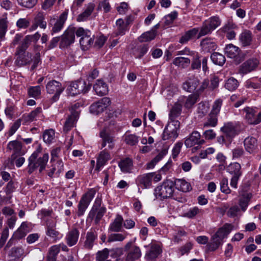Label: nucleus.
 <instances>
[{
    "mask_svg": "<svg viewBox=\"0 0 261 261\" xmlns=\"http://www.w3.org/2000/svg\"><path fill=\"white\" fill-rule=\"evenodd\" d=\"M40 152L41 149L38 148L29 157L27 167L28 172L29 174H31L37 169H39L40 173L45 169L48 160V154L44 153L42 156L39 157V154Z\"/></svg>",
    "mask_w": 261,
    "mask_h": 261,
    "instance_id": "f257e3e1",
    "label": "nucleus"
},
{
    "mask_svg": "<svg viewBox=\"0 0 261 261\" xmlns=\"http://www.w3.org/2000/svg\"><path fill=\"white\" fill-rule=\"evenodd\" d=\"M174 183L171 180H166L161 186H158L154 190V195L156 198L161 199L173 196L174 192Z\"/></svg>",
    "mask_w": 261,
    "mask_h": 261,
    "instance_id": "f03ea898",
    "label": "nucleus"
},
{
    "mask_svg": "<svg viewBox=\"0 0 261 261\" xmlns=\"http://www.w3.org/2000/svg\"><path fill=\"white\" fill-rule=\"evenodd\" d=\"M221 24V20L217 16H213L205 20L199 30L198 38L211 34Z\"/></svg>",
    "mask_w": 261,
    "mask_h": 261,
    "instance_id": "7ed1b4c3",
    "label": "nucleus"
},
{
    "mask_svg": "<svg viewBox=\"0 0 261 261\" xmlns=\"http://www.w3.org/2000/svg\"><path fill=\"white\" fill-rule=\"evenodd\" d=\"M91 84L86 82L84 80H78L72 82L67 88L68 94L71 96H75L81 93H85L87 92L91 88Z\"/></svg>",
    "mask_w": 261,
    "mask_h": 261,
    "instance_id": "20e7f679",
    "label": "nucleus"
},
{
    "mask_svg": "<svg viewBox=\"0 0 261 261\" xmlns=\"http://www.w3.org/2000/svg\"><path fill=\"white\" fill-rule=\"evenodd\" d=\"M180 128L179 121L169 122L164 128L162 139L164 140H171L174 141L178 136L177 131Z\"/></svg>",
    "mask_w": 261,
    "mask_h": 261,
    "instance_id": "39448f33",
    "label": "nucleus"
},
{
    "mask_svg": "<svg viewBox=\"0 0 261 261\" xmlns=\"http://www.w3.org/2000/svg\"><path fill=\"white\" fill-rule=\"evenodd\" d=\"M226 170L232 175L230 186L234 188H237L238 180L242 174L241 165L238 163H231L227 167Z\"/></svg>",
    "mask_w": 261,
    "mask_h": 261,
    "instance_id": "423d86ee",
    "label": "nucleus"
},
{
    "mask_svg": "<svg viewBox=\"0 0 261 261\" xmlns=\"http://www.w3.org/2000/svg\"><path fill=\"white\" fill-rule=\"evenodd\" d=\"M46 89L47 93L54 94L52 99L54 101H56L59 99L64 88L59 82L56 80H51L46 85Z\"/></svg>",
    "mask_w": 261,
    "mask_h": 261,
    "instance_id": "0eeeda50",
    "label": "nucleus"
},
{
    "mask_svg": "<svg viewBox=\"0 0 261 261\" xmlns=\"http://www.w3.org/2000/svg\"><path fill=\"white\" fill-rule=\"evenodd\" d=\"M95 194V190L91 189L83 196L78 204L77 215L79 217H81L84 214L90 202L94 197Z\"/></svg>",
    "mask_w": 261,
    "mask_h": 261,
    "instance_id": "6e6552de",
    "label": "nucleus"
},
{
    "mask_svg": "<svg viewBox=\"0 0 261 261\" xmlns=\"http://www.w3.org/2000/svg\"><path fill=\"white\" fill-rule=\"evenodd\" d=\"M67 13H62L59 17L50 18L48 25L51 27V34L58 33L62 29L67 19Z\"/></svg>",
    "mask_w": 261,
    "mask_h": 261,
    "instance_id": "1a4fd4ad",
    "label": "nucleus"
},
{
    "mask_svg": "<svg viewBox=\"0 0 261 261\" xmlns=\"http://www.w3.org/2000/svg\"><path fill=\"white\" fill-rule=\"evenodd\" d=\"M101 138V148L105 147V149L111 150L114 148L115 145V137L106 130L101 131L99 133Z\"/></svg>",
    "mask_w": 261,
    "mask_h": 261,
    "instance_id": "9d476101",
    "label": "nucleus"
},
{
    "mask_svg": "<svg viewBox=\"0 0 261 261\" xmlns=\"http://www.w3.org/2000/svg\"><path fill=\"white\" fill-rule=\"evenodd\" d=\"M75 34V28H69L61 36L60 48H65L72 44L74 42Z\"/></svg>",
    "mask_w": 261,
    "mask_h": 261,
    "instance_id": "9b49d317",
    "label": "nucleus"
},
{
    "mask_svg": "<svg viewBox=\"0 0 261 261\" xmlns=\"http://www.w3.org/2000/svg\"><path fill=\"white\" fill-rule=\"evenodd\" d=\"M246 113L245 118L248 123L250 124H257L261 122V112L257 114L254 109L246 107L244 109Z\"/></svg>",
    "mask_w": 261,
    "mask_h": 261,
    "instance_id": "f8f14e48",
    "label": "nucleus"
},
{
    "mask_svg": "<svg viewBox=\"0 0 261 261\" xmlns=\"http://www.w3.org/2000/svg\"><path fill=\"white\" fill-rule=\"evenodd\" d=\"M125 248L128 249L126 261H135L141 257V252L140 248L136 246H133L131 242L126 244Z\"/></svg>",
    "mask_w": 261,
    "mask_h": 261,
    "instance_id": "ddd939ff",
    "label": "nucleus"
},
{
    "mask_svg": "<svg viewBox=\"0 0 261 261\" xmlns=\"http://www.w3.org/2000/svg\"><path fill=\"white\" fill-rule=\"evenodd\" d=\"M154 173H149L139 175L136 180L137 185L142 189L149 188L151 186Z\"/></svg>",
    "mask_w": 261,
    "mask_h": 261,
    "instance_id": "4468645a",
    "label": "nucleus"
},
{
    "mask_svg": "<svg viewBox=\"0 0 261 261\" xmlns=\"http://www.w3.org/2000/svg\"><path fill=\"white\" fill-rule=\"evenodd\" d=\"M205 142L204 140L201 139V135L197 131H193L189 137L185 141V144L187 147H191L195 144L202 145Z\"/></svg>",
    "mask_w": 261,
    "mask_h": 261,
    "instance_id": "2eb2a0df",
    "label": "nucleus"
},
{
    "mask_svg": "<svg viewBox=\"0 0 261 261\" xmlns=\"http://www.w3.org/2000/svg\"><path fill=\"white\" fill-rule=\"evenodd\" d=\"M80 231L76 228H73L69 230L65 236V241L69 247L76 245L78 242Z\"/></svg>",
    "mask_w": 261,
    "mask_h": 261,
    "instance_id": "dca6fc26",
    "label": "nucleus"
},
{
    "mask_svg": "<svg viewBox=\"0 0 261 261\" xmlns=\"http://www.w3.org/2000/svg\"><path fill=\"white\" fill-rule=\"evenodd\" d=\"M258 63L259 61L257 59L248 60L240 66L239 72L243 74H247L254 70Z\"/></svg>",
    "mask_w": 261,
    "mask_h": 261,
    "instance_id": "f3484780",
    "label": "nucleus"
},
{
    "mask_svg": "<svg viewBox=\"0 0 261 261\" xmlns=\"http://www.w3.org/2000/svg\"><path fill=\"white\" fill-rule=\"evenodd\" d=\"M221 131L225 135L229 142L237 134L236 128L232 122L225 123L224 126L221 128Z\"/></svg>",
    "mask_w": 261,
    "mask_h": 261,
    "instance_id": "a211bd4d",
    "label": "nucleus"
},
{
    "mask_svg": "<svg viewBox=\"0 0 261 261\" xmlns=\"http://www.w3.org/2000/svg\"><path fill=\"white\" fill-rule=\"evenodd\" d=\"M199 84V80L198 77L192 75L183 83L182 88L186 91L192 92L196 90Z\"/></svg>",
    "mask_w": 261,
    "mask_h": 261,
    "instance_id": "6ab92c4d",
    "label": "nucleus"
},
{
    "mask_svg": "<svg viewBox=\"0 0 261 261\" xmlns=\"http://www.w3.org/2000/svg\"><path fill=\"white\" fill-rule=\"evenodd\" d=\"M15 55L17 56L15 60V64L19 67L27 65L32 62V54L29 52L20 54L15 53Z\"/></svg>",
    "mask_w": 261,
    "mask_h": 261,
    "instance_id": "aec40b11",
    "label": "nucleus"
},
{
    "mask_svg": "<svg viewBox=\"0 0 261 261\" xmlns=\"http://www.w3.org/2000/svg\"><path fill=\"white\" fill-rule=\"evenodd\" d=\"M244 145L246 150L250 153L255 152L257 149V140L252 136H249L244 140Z\"/></svg>",
    "mask_w": 261,
    "mask_h": 261,
    "instance_id": "412c9836",
    "label": "nucleus"
},
{
    "mask_svg": "<svg viewBox=\"0 0 261 261\" xmlns=\"http://www.w3.org/2000/svg\"><path fill=\"white\" fill-rule=\"evenodd\" d=\"M31 229L30 224L25 222H22L17 231L14 233L13 237L18 240L21 239L31 231Z\"/></svg>",
    "mask_w": 261,
    "mask_h": 261,
    "instance_id": "4be33fe9",
    "label": "nucleus"
},
{
    "mask_svg": "<svg viewBox=\"0 0 261 261\" xmlns=\"http://www.w3.org/2000/svg\"><path fill=\"white\" fill-rule=\"evenodd\" d=\"M93 89L96 93L100 96L106 95L108 92V85L102 80L96 81V83L93 85Z\"/></svg>",
    "mask_w": 261,
    "mask_h": 261,
    "instance_id": "5701e85b",
    "label": "nucleus"
},
{
    "mask_svg": "<svg viewBox=\"0 0 261 261\" xmlns=\"http://www.w3.org/2000/svg\"><path fill=\"white\" fill-rule=\"evenodd\" d=\"M79 115L78 111H73L72 112L71 115L66 119L65 122L63 131L65 133L69 132L73 126L75 121Z\"/></svg>",
    "mask_w": 261,
    "mask_h": 261,
    "instance_id": "b1692460",
    "label": "nucleus"
},
{
    "mask_svg": "<svg viewBox=\"0 0 261 261\" xmlns=\"http://www.w3.org/2000/svg\"><path fill=\"white\" fill-rule=\"evenodd\" d=\"M97 238V233L95 230H90L86 233L84 247L86 249H91L94 245V242Z\"/></svg>",
    "mask_w": 261,
    "mask_h": 261,
    "instance_id": "393cba45",
    "label": "nucleus"
},
{
    "mask_svg": "<svg viewBox=\"0 0 261 261\" xmlns=\"http://www.w3.org/2000/svg\"><path fill=\"white\" fill-rule=\"evenodd\" d=\"M41 112V108L38 107L31 112L24 114L21 119L23 123L28 124L33 121Z\"/></svg>",
    "mask_w": 261,
    "mask_h": 261,
    "instance_id": "a878e982",
    "label": "nucleus"
},
{
    "mask_svg": "<svg viewBox=\"0 0 261 261\" xmlns=\"http://www.w3.org/2000/svg\"><path fill=\"white\" fill-rule=\"evenodd\" d=\"M109 151V150L104 149L99 153L97 160L96 170H99L100 168L104 166L107 162L110 160V155L108 152Z\"/></svg>",
    "mask_w": 261,
    "mask_h": 261,
    "instance_id": "bb28decb",
    "label": "nucleus"
},
{
    "mask_svg": "<svg viewBox=\"0 0 261 261\" xmlns=\"http://www.w3.org/2000/svg\"><path fill=\"white\" fill-rule=\"evenodd\" d=\"M7 148L9 150H14V153L11 155V158L12 160H14L16 154H20L22 144L21 143L17 140L10 141L7 145Z\"/></svg>",
    "mask_w": 261,
    "mask_h": 261,
    "instance_id": "cd10ccee",
    "label": "nucleus"
},
{
    "mask_svg": "<svg viewBox=\"0 0 261 261\" xmlns=\"http://www.w3.org/2000/svg\"><path fill=\"white\" fill-rule=\"evenodd\" d=\"M199 32L198 28H193L187 31L180 38L179 42L181 44L187 43L189 40L195 38Z\"/></svg>",
    "mask_w": 261,
    "mask_h": 261,
    "instance_id": "c85d7f7f",
    "label": "nucleus"
},
{
    "mask_svg": "<svg viewBox=\"0 0 261 261\" xmlns=\"http://www.w3.org/2000/svg\"><path fill=\"white\" fill-rule=\"evenodd\" d=\"M95 5L93 3L88 4L85 11L77 17V21H84L86 20L93 11Z\"/></svg>",
    "mask_w": 261,
    "mask_h": 261,
    "instance_id": "c756f323",
    "label": "nucleus"
},
{
    "mask_svg": "<svg viewBox=\"0 0 261 261\" xmlns=\"http://www.w3.org/2000/svg\"><path fill=\"white\" fill-rule=\"evenodd\" d=\"M177 189L184 192H187L191 189L190 184L182 179H176L173 182Z\"/></svg>",
    "mask_w": 261,
    "mask_h": 261,
    "instance_id": "7c9ffc66",
    "label": "nucleus"
},
{
    "mask_svg": "<svg viewBox=\"0 0 261 261\" xmlns=\"http://www.w3.org/2000/svg\"><path fill=\"white\" fill-rule=\"evenodd\" d=\"M222 240L214 234L211 239V242L207 244L208 251H214L217 250L219 247L222 245Z\"/></svg>",
    "mask_w": 261,
    "mask_h": 261,
    "instance_id": "2f4dec72",
    "label": "nucleus"
},
{
    "mask_svg": "<svg viewBox=\"0 0 261 261\" xmlns=\"http://www.w3.org/2000/svg\"><path fill=\"white\" fill-rule=\"evenodd\" d=\"M240 48L232 44H228L225 48V53L228 58H235L239 55Z\"/></svg>",
    "mask_w": 261,
    "mask_h": 261,
    "instance_id": "473e14b6",
    "label": "nucleus"
},
{
    "mask_svg": "<svg viewBox=\"0 0 261 261\" xmlns=\"http://www.w3.org/2000/svg\"><path fill=\"white\" fill-rule=\"evenodd\" d=\"M168 152V148H164L162 149L160 152L149 163H147L146 165L147 169H151L153 168L156 164L161 160L165 155Z\"/></svg>",
    "mask_w": 261,
    "mask_h": 261,
    "instance_id": "72a5a7b5",
    "label": "nucleus"
},
{
    "mask_svg": "<svg viewBox=\"0 0 261 261\" xmlns=\"http://www.w3.org/2000/svg\"><path fill=\"white\" fill-rule=\"evenodd\" d=\"M161 252V248L158 245H152L149 250L146 253V257L147 259L152 260L156 258Z\"/></svg>",
    "mask_w": 261,
    "mask_h": 261,
    "instance_id": "f704fd0d",
    "label": "nucleus"
},
{
    "mask_svg": "<svg viewBox=\"0 0 261 261\" xmlns=\"http://www.w3.org/2000/svg\"><path fill=\"white\" fill-rule=\"evenodd\" d=\"M232 225L230 224L226 223L222 227L219 228L215 234L223 240L230 233Z\"/></svg>",
    "mask_w": 261,
    "mask_h": 261,
    "instance_id": "c9c22d12",
    "label": "nucleus"
},
{
    "mask_svg": "<svg viewBox=\"0 0 261 261\" xmlns=\"http://www.w3.org/2000/svg\"><path fill=\"white\" fill-rule=\"evenodd\" d=\"M119 166L123 172H130L133 168V161L130 158H125L119 163Z\"/></svg>",
    "mask_w": 261,
    "mask_h": 261,
    "instance_id": "e433bc0d",
    "label": "nucleus"
},
{
    "mask_svg": "<svg viewBox=\"0 0 261 261\" xmlns=\"http://www.w3.org/2000/svg\"><path fill=\"white\" fill-rule=\"evenodd\" d=\"M123 221L122 217L119 215H117L114 222L110 225L109 230L115 232L120 231L122 227Z\"/></svg>",
    "mask_w": 261,
    "mask_h": 261,
    "instance_id": "4c0bfd02",
    "label": "nucleus"
},
{
    "mask_svg": "<svg viewBox=\"0 0 261 261\" xmlns=\"http://www.w3.org/2000/svg\"><path fill=\"white\" fill-rule=\"evenodd\" d=\"M93 42L94 36L81 38L80 40V43L82 49L84 50H86L90 48L93 44Z\"/></svg>",
    "mask_w": 261,
    "mask_h": 261,
    "instance_id": "58836bf2",
    "label": "nucleus"
},
{
    "mask_svg": "<svg viewBox=\"0 0 261 261\" xmlns=\"http://www.w3.org/2000/svg\"><path fill=\"white\" fill-rule=\"evenodd\" d=\"M156 35V32L154 29H151L143 33L139 38L138 40L140 42L150 41L153 40Z\"/></svg>",
    "mask_w": 261,
    "mask_h": 261,
    "instance_id": "ea45409f",
    "label": "nucleus"
},
{
    "mask_svg": "<svg viewBox=\"0 0 261 261\" xmlns=\"http://www.w3.org/2000/svg\"><path fill=\"white\" fill-rule=\"evenodd\" d=\"M239 39L244 46L249 45L252 41L251 33L249 31H244L241 34Z\"/></svg>",
    "mask_w": 261,
    "mask_h": 261,
    "instance_id": "a19ab883",
    "label": "nucleus"
},
{
    "mask_svg": "<svg viewBox=\"0 0 261 261\" xmlns=\"http://www.w3.org/2000/svg\"><path fill=\"white\" fill-rule=\"evenodd\" d=\"M202 49L206 51H211L216 49V45L210 39L205 38L203 39L200 43Z\"/></svg>",
    "mask_w": 261,
    "mask_h": 261,
    "instance_id": "79ce46f5",
    "label": "nucleus"
},
{
    "mask_svg": "<svg viewBox=\"0 0 261 261\" xmlns=\"http://www.w3.org/2000/svg\"><path fill=\"white\" fill-rule=\"evenodd\" d=\"M24 254V249L22 247H14L8 252V256L14 259L20 258Z\"/></svg>",
    "mask_w": 261,
    "mask_h": 261,
    "instance_id": "37998d69",
    "label": "nucleus"
},
{
    "mask_svg": "<svg viewBox=\"0 0 261 261\" xmlns=\"http://www.w3.org/2000/svg\"><path fill=\"white\" fill-rule=\"evenodd\" d=\"M211 58L215 64L219 66L223 65L226 61L225 56L217 52L213 53L211 56Z\"/></svg>",
    "mask_w": 261,
    "mask_h": 261,
    "instance_id": "c03bdc74",
    "label": "nucleus"
},
{
    "mask_svg": "<svg viewBox=\"0 0 261 261\" xmlns=\"http://www.w3.org/2000/svg\"><path fill=\"white\" fill-rule=\"evenodd\" d=\"M181 105L179 103H175L172 108L170 113L169 114V118L171 120L170 122L176 121L175 119L178 117L181 111Z\"/></svg>",
    "mask_w": 261,
    "mask_h": 261,
    "instance_id": "a18cd8bd",
    "label": "nucleus"
},
{
    "mask_svg": "<svg viewBox=\"0 0 261 261\" xmlns=\"http://www.w3.org/2000/svg\"><path fill=\"white\" fill-rule=\"evenodd\" d=\"M191 60L188 58L182 57H177L174 59L173 63L174 65L182 68H187L190 64Z\"/></svg>",
    "mask_w": 261,
    "mask_h": 261,
    "instance_id": "49530a36",
    "label": "nucleus"
},
{
    "mask_svg": "<svg viewBox=\"0 0 261 261\" xmlns=\"http://www.w3.org/2000/svg\"><path fill=\"white\" fill-rule=\"evenodd\" d=\"M236 27V25L231 22H228L224 27V31L226 33V36L228 39H232L235 38L236 33L232 30Z\"/></svg>",
    "mask_w": 261,
    "mask_h": 261,
    "instance_id": "de8ad7c7",
    "label": "nucleus"
},
{
    "mask_svg": "<svg viewBox=\"0 0 261 261\" xmlns=\"http://www.w3.org/2000/svg\"><path fill=\"white\" fill-rule=\"evenodd\" d=\"M217 115L210 113L207 118V120L203 123V127H215L217 125Z\"/></svg>",
    "mask_w": 261,
    "mask_h": 261,
    "instance_id": "09e8293b",
    "label": "nucleus"
},
{
    "mask_svg": "<svg viewBox=\"0 0 261 261\" xmlns=\"http://www.w3.org/2000/svg\"><path fill=\"white\" fill-rule=\"evenodd\" d=\"M44 19L45 17L43 13L39 12L35 16L33 21L40 28L45 29L46 28L47 23Z\"/></svg>",
    "mask_w": 261,
    "mask_h": 261,
    "instance_id": "8fccbe9b",
    "label": "nucleus"
},
{
    "mask_svg": "<svg viewBox=\"0 0 261 261\" xmlns=\"http://www.w3.org/2000/svg\"><path fill=\"white\" fill-rule=\"evenodd\" d=\"M191 55L192 56L191 69L192 70L200 69L201 67V60L199 54L196 52H192Z\"/></svg>",
    "mask_w": 261,
    "mask_h": 261,
    "instance_id": "3c124183",
    "label": "nucleus"
},
{
    "mask_svg": "<svg viewBox=\"0 0 261 261\" xmlns=\"http://www.w3.org/2000/svg\"><path fill=\"white\" fill-rule=\"evenodd\" d=\"M55 138V132L53 129L45 130L43 134V139L46 143H51Z\"/></svg>",
    "mask_w": 261,
    "mask_h": 261,
    "instance_id": "603ef678",
    "label": "nucleus"
},
{
    "mask_svg": "<svg viewBox=\"0 0 261 261\" xmlns=\"http://www.w3.org/2000/svg\"><path fill=\"white\" fill-rule=\"evenodd\" d=\"M125 143L129 145L134 146L138 142V137L135 134H125L124 136Z\"/></svg>",
    "mask_w": 261,
    "mask_h": 261,
    "instance_id": "864d4df0",
    "label": "nucleus"
},
{
    "mask_svg": "<svg viewBox=\"0 0 261 261\" xmlns=\"http://www.w3.org/2000/svg\"><path fill=\"white\" fill-rule=\"evenodd\" d=\"M251 198V194L247 193L243 195L239 200V205L241 207V210L245 212L248 206L249 201Z\"/></svg>",
    "mask_w": 261,
    "mask_h": 261,
    "instance_id": "5fc2aeb1",
    "label": "nucleus"
},
{
    "mask_svg": "<svg viewBox=\"0 0 261 261\" xmlns=\"http://www.w3.org/2000/svg\"><path fill=\"white\" fill-rule=\"evenodd\" d=\"M59 252L60 250L58 245L51 246L49 249L47 260L53 261L56 259Z\"/></svg>",
    "mask_w": 261,
    "mask_h": 261,
    "instance_id": "6e6d98bb",
    "label": "nucleus"
},
{
    "mask_svg": "<svg viewBox=\"0 0 261 261\" xmlns=\"http://www.w3.org/2000/svg\"><path fill=\"white\" fill-rule=\"evenodd\" d=\"M53 211L51 209H41L38 214V216L42 221H45L47 219L53 218L52 215Z\"/></svg>",
    "mask_w": 261,
    "mask_h": 261,
    "instance_id": "4d7b16f0",
    "label": "nucleus"
},
{
    "mask_svg": "<svg viewBox=\"0 0 261 261\" xmlns=\"http://www.w3.org/2000/svg\"><path fill=\"white\" fill-rule=\"evenodd\" d=\"M31 43L27 39L26 37L23 39V40L21 42L19 46L16 48V54H20L21 53L27 52L26 50L29 47Z\"/></svg>",
    "mask_w": 261,
    "mask_h": 261,
    "instance_id": "13d9d810",
    "label": "nucleus"
},
{
    "mask_svg": "<svg viewBox=\"0 0 261 261\" xmlns=\"http://www.w3.org/2000/svg\"><path fill=\"white\" fill-rule=\"evenodd\" d=\"M104 107L98 101L93 103L90 107V112L93 114L98 115L105 110Z\"/></svg>",
    "mask_w": 261,
    "mask_h": 261,
    "instance_id": "bf43d9fd",
    "label": "nucleus"
},
{
    "mask_svg": "<svg viewBox=\"0 0 261 261\" xmlns=\"http://www.w3.org/2000/svg\"><path fill=\"white\" fill-rule=\"evenodd\" d=\"M199 95L196 93L194 94L189 95L186 100L185 106L188 109L191 108L197 101Z\"/></svg>",
    "mask_w": 261,
    "mask_h": 261,
    "instance_id": "052dcab7",
    "label": "nucleus"
},
{
    "mask_svg": "<svg viewBox=\"0 0 261 261\" xmlns=\"http://www.w3.org/2000/svg\"><path fill=\"white\" fill-rule=\"evenodd\" d=\"M110 251L108 248H105L98 251L96 254V259L97 261H106L109 255Z\"/></svg>",
    "mask_w": 261,
    "mask_h": 261,
    "instance_id": "680f3d73",
    "label": "nucleus"
},
{
    "mask_svg": "<svg viewBox=\"0 0 261 261\" xmlns=\"http://www.w3.org/2000/svg\"><path fill=\"white\" fill-rule=\"evenodd\" d=\"M238 86V81L233 77L228 79L225 83V87L229 91L236 90Z\"/></svg>",
    "mask_w": 261,
    "mask_h": 261,
    "instance_id": "e2e57ef3",
    "label": "nucleus"
},
{
    "mask_svg": "<svg viewBox=\"0 0 261 261\" xmlns=\"http://www.w3.org/2000/svg\"><path fill=\"white\" fill-rule=\"evenodd\" d=\"M7 17L0 19V38H3L6 33L8 28Z\"/></svg>",
    "mask_w": 261,
    "mask_h": 261,
    "instance_id": "0e129e2a",
    "label": "nucleus"
},
{
    "mask_svg": "<svg viewBox=\"0 0 261 261\" xmlns=\"http://www.w3.org/2000/svg\"><path fill=\"white\" fill-rule=\"evenodd\" d=\"M203 211L199 209L198 207L195 206L190 208L186 213L185 214V216L189 218H193L197 214L202 213Z\"/></svg>",
    "mask_w": 261,
    "mask_h": 261,
    "instance_id": "69168bd1",
    "label": "nucleus"
},
{
    "mask_svg": "<svg viewBox=\"0 0 261 261\" xmlns=\"http://www.w3.org/2000/svg\"><path fill=\"white\" fill-rule=\"evenodd\" d=\"M30 96L37 98L41 94V88L39 86L30 87L28 90Z\"/></svg>",
    "mask_w": 261,
    "mask_h": 261,
    "instance_id": "338daca9",
    "label": "nucleus"
},
{
    "mask_svg": "<svg viewBox=\"0 0 261 261\" xmlns=\"http://www.w3.org/2000/svg\"><path fill=\"white\" fill-rule=\"evenodd\" d=\"M186 235L187 232L184 229L180 228L173 234V240L174 242L178 243L182 241L181 238Z\"/></svg>",
    "mask_w": 261,
    "mask_h": 261,
    "instance_id": "774afa93",
    "label": "nucleus"
}]
</instances>
